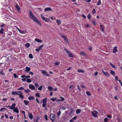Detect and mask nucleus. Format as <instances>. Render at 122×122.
<instances>
[{
  "instance_id": "f257e3e1",
  "label": "nucleus",
  "mask_w": 122,
  "mask_h": 122,
  "mask_svg": "<svg viewBox=\"0 0 122 122\" xmlns=\"http://www.w3.org/2000/svg\"><path fill=\"white\" fill-rule=\"evenodd\" d=\"M29 17L30 18L34 21L36 22L40 26L41 25V24L40 22L38 19L32 14V12L30 11H29Z\"/></svg>"
},
{
  "instance_id": "f03ea898",
  "label": "nucleus",
  "mask_w": 122,
  "mask_h": 122,
  "mask_svg": "<svg viewBox=\"0 0 122 122\" xmlns=\"http://www.w3.org/2000/svg\"><path fill=\"white\" fill-rule=\"evenodd\" d=\"M64 50L69 57H73V55L71 52L69 51L66 48H64Z\"/></svg>"
},
{
  "instance_id": "7ed1b4c3",
  "label": "nucleus",
  "mask_w": 122,
  "mask_h": 122,
  "mask_svg": "<svg viewBox=\"0 0 122 122\" xmlns=\"http://www.w3.org/2000/svg\"><path fill=\"white\" fill-rule=\"evenodd\" d=\"M47 98H45L43 99V104L42 105V107H46V102L47 101Z\"/></svg>"
},
{
  "instance_id": "20e7f679",
  "label": "nucleus",
  "mask_w": 122,
  "mask_h": 122,
  "mask_svg": "<svg viewBox=\"0 0 122 122\" xmlns=\"http://www.w3.org/2000/svg\"><path fill=\"white\" fill-rule=\"evenodd\" d=\"M30 77V76H26L25 75H23L21 76V77L23 78L22 79V80L23 81H26V79L29 78Z\"/></svg>"
},
{
  "instance_id": "39448f33",
  "label": "nucleus",
  "mask_w": 122,
  "mask_h": 122,
  "mask_svg": "<svg viewBox=\"0 0 122 122\" xmlns=\"http://www.w3.org/2000/svg\"><path fill=\"white\" fill-rule=\"evenodd\" d=\"M50 117L51 120L53 122H55V114H51L50 115Z\"/></svg>"
},
{
  "instance_id": "423d86ee",
  "label": "nucleus",
  "mask_w": 122,
  "mask_h": 122,
  "mask_svg": "<svg viewBox=\"0 0 122 122\" xmlns=\"http://www.w3.org/2000/svg\"><path fill=\"white\" fill-rule=\"evenodd\" d=\"M16 105V104L15 103H13L12 104V105L11 107L10 105H8V107H9V108L11 110H13L15 108V106Z\"/></svg>"
},
{
  "instance_id": "0eeeda50",
  "label": "nucleus",
  "mask_w": 122,
  "mask_h": 122,
  "mask_svg": "<svg viewBox=\"0 0 122 122\" xmlns=\"http://www.w3.org/2000/svg\"><path fill=\"white\" fill-rule=\"evenodd\" d=\"M42 73L43 74L44 76H49V74L46 71L41 70Z\"/></svg>"
},
{
  "instance_id": "6e6552de",
  "label": "nucleus",
  "mask_w": 122,
  "mask_h": 122,
  "mask_svg": "<svg viewBox=\"0 0 122 122\" xmlns=\"http://www.w3.org/2000/svg\"><path fill=\"white\" fill-rule=\"evenodd\" d=\"M102 72L103 73V75H105L106 76H107L108 77H109L110 76V75L109 73L106 71L105 72L103 70H102Z\"/></svg>"
},
{
  "instance_id": "1a4fd4ad",
  "label": "nucleus",
  "mask_w": 122,
  "mask_h": 122,
  "mask_svg": "<svg viewBox=\"0 0 122 122\" xmlns=\"http://www.w3.org/2000/svg\"><path fill=\"white\" fill-rule=\"evenodd\" d=\"M61 36L64 39V40L66 42H68V40L66 36L64 35H61Z\"/></svg>"
},
{
  "instance_id": "9d476101",
  "label": "nucleus",
  "mask_w": 122,
  "mask_h": 122,
  "mask_svg": "<svg viewBox=\"0 0 122 122\" xmlns=\"http://www.w3.org/2000/svg\"><path fill=\"white\" fill-rule=\"evenodd\" d=\"M112 51L113 53H115L116 52H118L117 47V46H115L113 47Z\"/></svg>"
},
{
  "instance_id": "9b49d317",
  "label": "nucleus",
  "mask_w": 122,
  "mask_h": 122,
  "mask_svg": "<svg viewBox=\"0 0 122 122\" xmlns=\"http://www.w3.org/2000/svg\"><path fill=\"white\" fill-rule=\"evenodd\" d=\"M29 87L32 90L35 89V88L34 86L32 84L29 85Z\"/></svg>"
},
{
  "instance_id": "f8f14e48",
  "label": "nucleus",
  "mask_w": 122,
  "mask_h": 122,
  "mask_svg": "<svg viewBox=\"0 0 122 122\" xmlns=\"http://www.w3.org/2000/svg\"><path fill=\"white\" fill-rule=\"evenodd\" d=\"M41 18H42L45 21H48V19L45 18L44 17V16H43L42 14H41Z\"/></svg>"
},
{
  "instance_id": "ddd939ff",
  "label": "nucleus",
  "mask_w": 122,
  "mask_h": 122,
  "mask_svg": "<svg viewBox=\"0 0 122 122\" xmlns=\"http://www.w3.org/2000/svg\"><path fill=\"white\" fill-rule=\"evenodd\" d=\"M47 11H52V10L50 7L46 8H45L44 11L46 12Z\"/></svg>"
},
{
  "instance_id": "4468645a",
  "label": "nucleus",
  "mask_w": 122,
  "mask_h": 122,
  "mask_svg": "<svg viewBox=\"0 0 122 122\" xmlns=\"http://www.w3.org/2000/svg\"><path fill=\"white\" fill-rule=\"evenodd\" d=\"M13 111L15 112L18 113L19 112V110L16 107L13 110Z\"/></svg>"
},
{
  "instance_id": "2eb2a0df",
  "label": "nucleus",
  "mask_w": 122,
  "mask_h": 122,
  "mask_svg": "<svg viewBox=\"0 0 122 122\" xmlns=\"http://www.w3.org/2000/svg\"><path fill=\"white\" fill-rule=\"evenodd\" d=\"M35 40L36 41H37L39 43H42V40H40L37 38H36L35 39Z\"/></svg>"
},
{
  "instance_id": "dca6fc26",
  "label": "nucleus",
  "mask_w": 122,
  "mask_h": 122,
  "mask_svg": "<svg viewBox=\"0 0 122 122\" xmlns=\"http://www.w3.org/2000/svg\"><path fill=\"white\" fill-rule=\"evenodd\" d=\"M15 7L17 9L18 11V12H20V8L19 6V5H16L15 6Z\"/></svg>"
},
{
  "instance_id": "f3484780",
  "label": "nucleus",
  "mask_w": 122,
  "mask_h": 122,
  "mask_svg": "<svg viewBox=\"0 0 122 122\" xmlns=\"http://www.w3.org/2000/svg\"><path fill=\"white\" fill-rule=\"evenodd\" d=\"M11 94L12 95H19V93H18V92H12Z\"/></svg>"
},
{
  "instance_id": "a211bd4d",
  "label": "nucleus",
  "mask_w": 122,
  "mask_h": 122,
  "mask_svg": "<svg viewBox=\"0 0 122 122\" xmlns=\"http://www.w3.org/2000/svg\"><path fill=\"white\" fill-rule=\"evenodd\" d=\"M39 119V118L38 117H36L34 118V121L35 122H38V119Z\"/></svg>"
},
{
  "instance_id": "6ab92c4d",
  "label": "nucleus",
  "mask_w": 122,
  "mask_h": 122,
  "mask_svg": "<svg viewBox=\"0 0 122 122\" xmlns=\"http://www.w3.org/2000/svg\"><path fill=\"white\" fill-rule=\"evenodd\" d=\"M28 99L30 100H33L34 99V97L33 96H30L28 97Z\"/></svg>"
},
{
  "instance_id": "aec40b11",
  "label": "nucleus",
  "mask_w": 122,
  "mask_h": 122,
  "mask_svg": "<svg viewBox=\"0 0 122 122\" xmlns=\"http://www.w3.org/2000/svg\"><path fill=\"white\" fill-rule=\"evenodd\" d=\"M19 32L20 33H21L22 34H24L26 33V31L25 30H20Z\"/></svg>"
},
{
  "instance_id": "412c9836",
  "label": "nucleus",
  "mask_w": 122,
  "mask_h": 122,
  "mask_svg": "<svg viewBox=\"0 0 122 122\" xmlns=\"http://www.w3.org/2000/svg\"><path fill=\"white\" fill-rule=\"evenodd\" d=\"M77 71L78 72H81L82 73H83L84 72V71L81 69L78 70H77Z\"/></svg>"
},
{
  "instance_id": "4be33fe9",
  "label": "nucleus",
  "mask_w": 122,
  "mask_h": 122,
  "mask_svg": "<svg viewBox=\"0 0 122 122\" xmlns=\"http://www.w3.org/2000/svg\"><path fill=\"white\" fill-rule=\"evenodd\" d=\"M29 117L31 119H32L33 118V115L31 113H30L29 114Z\"/></svg>"
},
{
  "instance_id": "5701e85b",
  "label": "nucleus",
  "mask_w": 122,
  "mask_h": 122,
  "mask_svg": "<svg viewBox=\"0 0 122 122\" xmlns=\"http://www.w3.org/2000/svg\"><path fill=\"white\" fill-rule=\"evenodd\" d=\"M4 32V31L3 28H2L0 30V34H3Z\"/></svg>"
},
{
  "instance_id": "b1692460",
  "label": "nucleus",
  "mask_w": 122,
  "mask_h": 122,
  "mask_svg": "<svg viewBox=\"0 0 122 122\" xmlns=\"http://www.w3.org/2000/svg\"><path fill=\"white\" fill-rule=\"evenodd\" d=\"M79 54L82 55L83 56H86V54L83 51H82L81 52L79 53Z\"/></svg>"
},
{
  "instance_id": "393cba45",
  "label": "nucleus",
  "mask_w": 122,
  "mask_h": 122,
  "mask_svg": "<svg viewBox=\"0 0 122 122\" xmlns=\"http://www.w3.org/2000/svg\"><path fill=\"white\" fill-rule=\"evenodd\" d=\"M81 111V110L80 109H78L76 110V114H78Z\"/></svg>"
},
{
  "instance_id": "a878e982",
  "label": "nucleus",
  "mask_w": 122,
  "mask_h": 122,
  "mask_svg": "<svg viewBox=\"0 0 122 122\" xmlns=\"http://www.w3.org/2000/svg\"><path fill=\"white\" fill-rule=\"evenodd\" d=\"M30 46V45L29 43H27L25 44V46L27 48L29 47Z\"/></svg>"
},
{
  "instance_id": "bb28decb",
  "label": "nucleus",
  "mask_w": 122,
  "mask_h": 122,
  "mask_svg": "<svg viewBox=\"0 0 122 122\" xmlns=\"http://www.w3.org/2000/svg\"><path fill=\"white\" fill-rule=\"evenodd\" d=\"M110 73L111 74H112L113 76H114L115 75V72L112 70H111Z\"/></svg>"
},
{
  "instance_id": "cd10ccee",
  "label": "nucleus",
  "mask_w": 122,
  "mask_h": 122,
  "mask_svg": "<svg viewBox=\"0 0 122 122\" xmlns=\"http://www.w3.org/2000/svg\"><path fill=\"white\" fill-rule=\"evenodd\" d=\"M26 68V70L25 71H27L28 72L30 70V67H25Z\"/></svg>"
},
{
  "instance_id": "c85d7f7f",
  "label": "nucleus",
  "mask_w": 122,
  "mask_h": 122,
  "mask_svg": "<svg viewBox=\"0 0 122 122\" xmlns=\"http://www.w3.org/2000/svg\"><path fill=\"white\" fill-rule=\"evenodd\" d=\"M19 96V97L21 99H23L24 98V97L22 95V94H19V95H18Z\"/></svg>"
},
{
  "instance_id": "c756f323",
  "label": "nucleus",
  "mask_w": 122,
  "mask_h": 122,
  "mask_svg": "<svg viewBox=\"0 0 122 122\" xmlns=\"http://www.w3.org/2000/svg\"><path fill=\"white\" fill-rule=\"evenodd\" d=\"M24 103L26 105H28L29 103V102L28 101H27L26 100H24Z\"/></svg>"
},
{
  "instance_id": "7c9ffc66",
  "label": "nucleus",
  "mask_w": 122,
  "mask_h": 122,
  "mask_svg": "<svg viewBox=\"0 0 122 122\" xmlns=\"http://www.w3.org/2000/svg\"><path fill=\"white\" fill-rule=\"evenodd\" d=\"M61 21L60 20H57L56 22L57 23V24L58 25H60L61 23Z\"/></svg>"
},
{
  "instance_id": "2f4dec72",
  "label": "nucleus",
  "mask_w": 122,
  "mask_h": 122,
  "mask_svg": "<svg viewBox=\"0 0 122 122\" xmlns=\"http://www.w3.org/2000/svg\"><path fill=\"white\" fill-rule=\"evenodd\" d=\"M25 92L26 93H28L30 92V90L29 89L24 90Z\"/></svg>"
},
{
  "instance_id": "473e14b6",
  "label": "nucleus",
  "mask_w": 122,
  "mask_h": 122,
  "mask_svg": "<svg viewBox=\"0 0 122 122\" xmlns=\"http://www.w3.org/2000/svg\"><path fill=\"white\" fill-rule=\"evenodd\" d=\"M92 115L94 117H97V114H95V113L94 112H92Z\"/></svg>"
},
{
  "instance_id": "72a5a7b5",
  "label": "nucleus",
  "mask_w": 122,
  "mask_h": 122,
  "mask_svg": "<svg viewBox=\"0 0 122 122\" xmlns=\"http://www.w3.org/2000/svg\"><path fill=\"white\" fill-rule=\"evenodd\" d=\"M61 112L60 111V110H59V111L57 113V115L58 116H60L61 114Z\"/></svg>"
},
{
  "instance_id": "f704fd0d",
  "label": "nucleus",
  "mask_w": 122,
  "mask_h": 122,
  "mask_svg": "<svg viewBox=\"0 0 122 122\" xmlns=\"http://www.w3.org/2000/svg\"><path fill=\"white\" fill-rule=\"evenodd\" d=\"M48 88L49 90L50 91H52L53 90V88L51 86H48Z\"/></svg>"
},
{
  "instance_id": "c9c22d12",
  "label": "nucleus",
  "mask_w": 122,
  "mask_h": 122,
  "mask_svg": "<svg viewBox=\"0 0 122 122\" xmlns=\"http://www.w3.org/2000/svg\"><path fill=\"white\" fill-rule=\"evenodd\" d=\"M110 65L112 67V68H115V65L113 64H112L111 62H110Z\"/></svg>"
},
{
  "instance_id": "e433bc0d",
  "label": "nucleus",
  "mask_w": 122,
  "mask_h": 122,
  "mask_svg": "<svg viewBox=\"0 0 122 122\" xmlns=\"http://www.w3.org/2000/svg\"><path fill=\"white\" fill-rule=\"evenodd\" d=\"M44 46V45L43 44H42L39 47V49L40 50H41L42 49V48Z\"/></svg>"
},
{
  "instance_id": "4c0bfd02",
  "label": "nucleus",
  "mask_w": 122,
  "mask_h": 122,
  "mask_svg": "<svg viewBox=\"0 0 122 122\" xmlns=\"http://www.w3.org/2000/svg\"><path fill=\"white\" fill-rule=\"evenodd\" d=\"M17 90H24V88L23 87H21L17 89Z\"/></svg>"
},
{
  "instance_id": "58836bf2",
  "label": "nucleus",
  "mask_w": 122,
  "mask_h": 122,
  "mask_svg": "<svg viewBox=\"0 0 122 122\" xmlns=\"http://www.w3.org/2000/svg\"><path fill=\"white\" fill-rule=\"evenodd\" d=\"M96 12L95 9L94 8L93 10L92 11V14H94Z\"/></svg>"
},
{
  "instance_id": "ea45409f",
  "label": "nucleus",
  "mask_w": 122,
  "mask_h": 122,
  "mask_svg": "<svg viewBox=\"0 0 122 122\" xmlns=\"http://www.w3.org/2000/svg\"><path fill=\"white\" fill-rule=\"evenodd\" d=\"M101 4V0H98V1L97 4V5H99Z\"/></svg>"
},
{
  "instance_id": "a19ab883",
  "label": "nucleus",
  "mask_w": 122,
  "mask_h": 122,
  "mask_svg": "<svg viewBox=\"0 0 122 122\" xmlns=\"http://www.w3.org/2000/svg\"><path fill=\"white\" fill-rule=\"evenodd\" d=\"M60 98L61 99H60V101H64L65 100V98H64L62 97H60Z\"/></svg>"
},
{
  "instance_id": "79ce46f5",
  "label": "nucleus",
  "mask_w": 122,
  "mask_h": 122,
  "mask_svg": "<svg viewBox=\"0 0 122 122\" xmlns=\"http://www.w3.org/2000/svg\"><path fill=\"white\" fill-rule=\"evenodd\" d=\"M29 57L30 59H32L33 58V56L32 54H30L29 55Z\"/></svg>"
},
{
  "instance_id": "37998d69",
  "label": "nucleus",
  "mask_w": 122,
  "mask_h": 122,
  "mask_svg": "<svg viewBox=\"0 0 122 122\" xmlns=\"http://www.w3.org/2000/svg\"><path fill=\"white\" fill-rule=\"evenodd\" d=\"M36 97H40V95L39 93H37L36 94Z\"/></svg>"
},
{
  "instance_id": "c03bdc74",
  "label": "nucleus",
  "mask_w": 122,
  "mask_h": 122,
  "mask_svg": "<svg viewBox=\"0 0 122 122\" xmlns=\"http://www.w3.org/2000/svg\"><path fill=\"white\" fill-rule=\"evenodd\" d=\"M91 15L90 14V13H89L87 16V17L90 20L91 19Z\"/></svg>"
},
{
  "instance_id": "a18cd8bd",
  "label": "nucleus",
  "mask_w": 122,
  "mask_h": 122,
  "mask_svg": "<svg viewBox=\"0 0 122 122\" xmlns=\"http://www.w3.org/2000/svg\"><path fill=\"white\" fill-rule=\"evenodd\" d=\"M0 73L1 75L4 76L5 75V74L3 73V71L2 70H1L0 72Z\"/></svg>"
},
{
  "instance_id": "49530a36",
  "label": "nucleus",
  "mask_w": 122,
  "mask_h": 122,
  "mask_svg": "<svg viewBox=\"0 0 122 122\" xmlns=\"http://www.w3.org/2000/svg\"><path fill=\"white\" fill-rule=\"evenodd\" d=\"M26 81L27 82L30 83L32 81L30 79H27Z\"/></svg>"
},
{
  "instance_id": "de8ad7c7",
  "label": "nucleus",
  "mask_w": 122,
  "mask_h": 122,
  "mask_svg": "<svg viewBox=\"0 0 122 122\" xmlns=\"http://www.w3.org/2000/svg\"><path fill=\"white\" fill-rule=\"evenodd\" d=\"M76 86L77 87V89L78 91L79 92H81V90L79 86L78 85H77Z\"/></svg>"
},
{
  "instance_id": "09e8293b",
  "label": "nucleus",
  "mask_w": 122,
  "mask_h": 122,
  "mask_svg": "<svg viewBox=\"0 0 122 122\" xmlns=\"http://www.w3.org/2000/svg\"><path fill=\"white\" fill-rule=\"evenodd\" d=\"M86 94L88 96H90L91 95V94H90V92L88 91L86 92Z\"/></svg>"
},
{
  "instance_id": "8fccbe9b",
  "label": "nucleus",
  "mask_w": 122,
  "mask_h": 122,
  "mask_svg": "<svg viewBox=\"0 0 122 122\" xmlns=\"http://www.w3.org/2000/svg\"><path fill=\"white\" fill-rule=\"evenodd\" d=\"M92 23L94 25H96L97 24V22L96 21H94L93 20H92Z\"/></svg>"
},
{
  "instance_id": "3c124183",
  "label": "nucleus",
  "mask_w": 122,
  "mask_h": 122,
  "mask_svg": "<svg viewBox=\"0 0 122 122\" xmlns=\"http://www.w3.org/2000/svg\"><path fill=\"white\" fill-rule=\"evenodd\" d=\"M60 64V62H56L55 63V66H57L58 65H59Z\"/></svg>"
},
{
  "instance_id": "603ef678",
  "label": "nucleus",
  "mask_w": 122,
  "mask_h": 122,
  "mask_svg": "<svg viewBox=\"0 0 122 122\" xmlns=\"http://www.w3.org/2000/svg\"><path fill=\"white\" fill-rule=\"evenodd\" d=\"M108 121V119L106 117H105L104 119V121L105 122H107Z\"/></svg>"
},
{
  "instance_id": "864d4df0",
  "label": "nucleus",
  "mask_w": 122,
  "mask_h": 122,
  "mask_svg": "<svg viewBox=\"0 0 122 122\" xmlns=\"http://www.w3.org/2000/svg\"><path fill=\"white\" fill-rule=\"evenodd\" d=\"M45 118L46 121H47L48 120V117L47 115L46 114L45 116Z\"/></svg>"
},
{
  "instance_id": "5fc2aeb1",
  "label": "nucleus",
  "mask_w": 122,
  "mask_h": 122,
  "mask_svg": "<svg viewBox=\"0 0 122 122\" xmlns=\"http://www.w3.org/2000/svg\"><path fill=\"white\" fill-rule=\"evenodd\" d=\"M13 76L14 78H16L18 77V76L16 75L15 74H14Z\"/></svg>"
},
{
  "instance_id": "6e6d98bb",
  "label": "nucleus",
  "mask_w": 122,
  "mask_h": 122,
  "mask_svg": "<svg viewBox=\"0 0 122 122\" xmlns=\"http://www.w3.org/2000/svg\"><path fill=\"white\" fill-rule=\"evenodd\" d=\"M56 98H51L50 99V100L51 101H56Z\"/></svg>"
},
{
  "instance_id": "4d7b16f0",
  "label": "nucleus",
  "mask_w": 122,
  "mask_h": 122,
  "mask_svg": "<svg viewBox=\"0 0 122 122\" xmlns=\"http://www.w3.org/2000/svg\"><path fill=\"white\" fill-rule=\"evenodd\" d=\"M42 86H40V87H38V89L39 90H42Z\"/></svg>"
},
{
  "instance_id": "13d9d810",
  "label": "nucleus",
  "mask_w": 122,
  "mask_h": 122,
  "mask_svg": "<svg viewBox=\"0 0 122 122\" xmlns=\"http://www.w3.org/2000/svg\"><path fill=\"white\" fill-rule=\"evenodd\" d=\"M35 85L36 87H37L39 86V85L38 83H35Z\"/></svg>"
},
{
  "instance_id": "bf43d9fd",
  "label": "nucleus",
  "mask_w": 122,
  "mask_h": 122,
  "mask_svg": "<svg viewBox=\"0 0 122 122\" xmlns=\"http://www.w3.org/2000/svg\"><path fill=\"white\" fill-rule=\"evenodd\" d=\"M3 110H7L5 108H1V109L0 110V111H2Z\"/></svg>"
},
{
  "instance_id": "052dcab7",
  "label": "nucleus",
  "mask_w": 122,
  "mask_h": 122,
  "mask_svg": "<svg viewBox=\"0 0 122 122\" xmlns=\"http://www.w3.org/2000/svg\"><path fill=\"white\" fill-rule=\"evenodd\" d=\"M70 109L71 110V112L69 114V115H70L73 112V109L71 108V109Z\"/></svg>"
},
{
  "instance_id": "680f3d73",
  "label": "nucleus",
  "mask_w": 122,
  "mask_h": 122,
  "mask_svg": "<svg viewBox=\"0 0 122 122\" xmlns=\"http://www.w3.org/2000/svg\"><path fill=\"white\" fill-rule=\"evenodd\" d=\"M29 74L31 75H34V73L32 72H30Z\"/></svg>"
},
{
  "instance_id": "e2e57ef3",
  "label": "nucleus",
  "mask_w": 122,
  "mask_h": 122,
  "mask_svg": "<svg viewBox=\"0 0 122 122\" xmlns=\"http://www.w3.org/2000/svg\"><path fill=\"white\" fill-rule=\"evenodd\" d=\"M35 50L37 51V52H39L40 50L39 49V48H36L35 49Z\"/></svg>"
},
{
  "instance_id": "0e129e2a",
  "label": "nucleus",
  "mask_w": 122,
  "mask_h": 122,
  "mask_svg": "<svg viewBox=\"0 0 122 122\" xmlns=\"http://www.w3.org/2000/svg\"><path fill=\"white\" fill-rule=\"evenodd\" d=\"M56 101L57 102L60 101V99H57V98H56Z\"/></svg>"
},
{
  "instance_id": "69168bd1",
  "label": "nucleus",
  "mask_w": 122,
  "mask_h": 122,
  "mask_svg": "<svg viewBox=\"0 0 122 122\" xmlns=\"http://www.w3.org/2000/svg\"><path fill=\"white\" fill-rule=\"evenodd\" d=\"M107 117L108 118H112V116L111 115H108L107 116Z\"/></svg>"
},
{
  "instance_id": "338daca9",
  "label": "nucleus",
  "mask_w": 122,
  "mask_h": 122,
  "mask_svg": "<svg viewBox=\"0 0 122 122\" xmlns=\"http://www.w3.org/2000/svg\"><path fill=\"white\" fill-rule=\"evenodd\" d=\"M114 89L116 90V91H118V88L116 86H114Z\"/></svg>"
},
{
  "instance_id": "774afa93",
  "label": "nucleus",
  "mask_w": 122,
  "mask_h": 122,
  "mask_svg": "<svg viewBox=\"0 0 122 122\" xmlns=\"http://www.w3.org/2000/svg\"><path fill=\"white\" fill-rule=\"evenodd\" d=\"M115 80L116 81H118V77L117 76H115Z\"/></svg>"
}]
</instances>
